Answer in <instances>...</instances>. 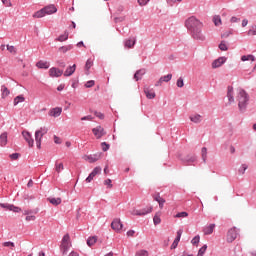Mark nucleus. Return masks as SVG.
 I'll return each instance as SVG.
<instances>
[{
  "label": "nucleus",
  "instance_id": "38",
  "mask_svg": "<svg viewBox=\"0 0 256 256\" xmlns=\"http://www.w3.org/2000/svg\"><path fill=\"white\" fill-rule=\"evenodd\" d=\"M151 211H153V207H147L144 209H140V212L143 213V214H141L142 217H143V215H148V213H151Z\"/></svg>",
  "mask_w": 256,
  "mask_h": 256
},
{
  "label": "nucleus",
  "instance_id": "56",
  "mask_svg": "<svg viewBox=\"0 0 256 256\" xmlns=\"http://www.w3.org/2000/svg\"><path fill=\"white\" fill-rule=\"evenodd\" d=\"M229 35H233V32L232 31H226L221 35V37L224 38V39H227V37H229Z\"/></svg>",
  "mask_w": 256,
  "mask_h": 256
},
{
  "label": "nucleus",
  "instance_id": "51",
  "mask_svg": "<svg viewBox=\"0 0 256 256\" xmlns=\"http://www.w3.org/2000/svg\"><path fill=\"white\" fill-rule=\"evenodd\" d=\"M177 87L181 88L185 86V83L183 82V79L180 77L176 82Z\"/></svg>",
  "mask_w": 256,
  "mask_h": 256
},
{
  "label": "nucleus",
  "instance_id": "12",
  "mask_svg": "<svg viewBox=\"0 0 256 256\" xmlns=\"http://www.w3.org/2000/svg\"><path fill=\"white\" fill-rule=\"evenodd\" d=\"M111 227L114 231H121V229H123V223H121V219L115 218L111 223Z\"/></svg>",
  "mask_w": 256,
  "mask_h": 256
},
{
  "label": "nucleus",
  "instance_id": "48",
  "mask_svg": "<svg viewBox=\"0 0 256 256\" xmlns=\"http://www.w3.org/2000/svg\"><path fill=\"white\" fill-rule=\"evenodd\" d=\"M101 147H102V151L106 152V151H109L110 145L107 144V142H102Z\"/></svg>",
  "mask_w": 256,
  "mask_h": 256
},
{
  "label": "nucleus",
  "instance_id": "19",
  "mask_svg": "<svg viewBox=\"0 0 256 256\" xmlns=\"http://www.w3.org/2000/svg\"><path fill=\"white\" fill-rule=\"evenodd\" d=\"M75 69H77V65L69 66L64 72V77H71L75 73Z\"/></svg>",
  "mask_w": 256,
  "mask_h": 256
},
{
  "label": "nucleus",
  "instance_id": "16",
  "mask_svg": "<svg viewBox=\"0 0 256 256\" xmlns=\"http://www.w3.org/2000/svg\"><path fill=\"white\" fill-rule=\"evenodd\" d=\"M144 93H145L147 99H155V97H156L155 91L153 89H150L147 86L144 87Z\"/></svg>",
  "mask_w": 256,
  "mask_h": 256
},
{
  "label": "nucleus",
  "instance_id": "36",
  "mask_svg": "<svg viewBox=\"0 0 256 256\" xmlns=\"http://www.w3.org/2000/svg\"><path fill=\"white\" fill-rule=\"evenodd\" d=\"M63 169H65V167L63 166V163H59L56 162L55 163V171L60 173L61 171H63Z\"/></svg>",
  "mask_w": 256,
  "mask_h": 256
},
{
  "label": "nucleus",
  "instance_id": "6",
  "mask_svg": "<svg viewBox=\"0 0 256 256\" xmlns=\"http://www.w3.org/2000/svg\"><path fill=\"white\" fill-rule=\"evenodd\" d=\"M0 207L2 209H6V211H13V213H21V208L13 205V204H9V203H0Z\"/></svg>",
  "mask_w": 256,
  "mask_h": 256
},
{
  "label": "nucleus",
  "instance_id": "4",
  "mask_svg": "<svg viewBox=\"0 0 256 256\" xmlns=\"http://www.w3.org/2000/svg\"><path fill=\"white\" fill-rule=\"evenodd\" d=\"M48 131H49V129H47L46 127H42L39 130H36L35 141H36L37 149H41V139H43L44 135H47Z\"/></svg>",
  "mask_w": 256,
  "mask_h": 256
},
{
  "label": "nucleus",
  "instance_id": "53",
  "mask_svg": "<svg viewBox=\"0 0 256 256\" xmlns=\"http://www.w3.org/2000/svg\"><path fill=\"white\" fill-rule=\"evenodd\" d=\"M7 51H9V53H17V50L15 49V46H9L7 45Z\"/></svg>",
  "mask_w": 256,
  "mask_h": 256
},
{
  "label": "nucleus",
  "instance_id": "46",
  "mask_svg": "<svg viewBox=\"0 0 256 256\" xmlns=\"http://www.w3.org/2000/svg\"><path fill=\"white\" fill-rule=\"evenodd\" d=\"M153 223L154 225H159L161 223V217H159V215H155L153 218Z\"/></svg>",
  "mask_w": 256,
  "mask_h": 256
},
{
  "label": "nucleus",
  "instance_id": "58",
  "mask_svg": "<svg viewBox=\"0 0 256 256\" xmlns=\"http://www.w3.org/2000/svg\"><path fill=\"white\" fill-rule=\"evenodd\" d=\"M157 203L159 204L160 209H163V205H165V199L160 198V200H158Z\"/></svg>",
  "mask_w": 256,
  "mask_h": 256
},
{
  "label": "nucleus",
  "instance_id": "61",
  "mask_svg": "<svg viewBox=\"0 0 256 256\" xmlns=\"http://www.w3.org/2000/svg\"><path fill=\"white\" fill-rule=\"evenodd\" d=\"M57 65H58V67H61L62 69H65V67H66L65 62L61 61V60L57 61Z\"/></svg>",
  "mask_w": 256,
  "mask_h": 256
},
{
  "label": "nucleus",
  "instance_id": "42",
  "mask_svg": "<svg viewBox=\"0 0 256 256\" xmlns=\"http://www.w3.org/2000/svg\"><path fill=\"white\" fill-rule=\"evenodd\" d=\"M136 256H149V252L147 250H139L136 252Z\"/></svg>",
  "mask_w": 256,
  "mask_h": 256
},
{
  "label": "nucleus",
  "instance_id": "31",
  "mask_svg": "<svg viewBox=\"0 0 256 256\" xmlns=\"http://www.w3.org/2000/svg\"><path fill=\"white\" fill-rule=\"evenodd\" d=\"M71 49H73V45L69 44V45L60 47L58 51H60L61 53H67V51H71Z\"/></svg>",
  "mask_w": 256,
  "mask_h": 256
},
{
  "label": "nucleus",
  "instance_id": "20",
  "mask_svg": "<svg viewBox=\"0 0 256 256\" xmlns=\"http://www.w3.org/2000/svg\"><path fill=\"white\" fill-rule=\"evenodd\" d=\"M70 249H71V244H60V252L62 253L63 256L67 255Z\"/></svg>",
  "mask_w": 256,
  "mask_h": 256
},
{
  "label": "nucleus",
  "instance_id": "40",
  "mask_svg": "<svg viewBox=\"0 0 256 256\" xmlns=\"http://www.w3.org/2000/svg\"><path fill=\"white\" fill-rule=\"evenodd\" d=\"M201 153H202V160H203V162L207 163V148L203 147Z\"/></svg>",
  "mask_w": 256,
  "mask_h": 256
},
{
  "label": "nucleus",
  "instance_id": "7",
  "mask_svg": "<svg viewBox=\"0 0 256 256\" xmlns=\"http://www.w3.org/2000/svg\"><path fill=\"white\" fill-rule=\"evenodd\" d=\"M23 139H25L26 143H28L29 147H33L35 145V140L33 139V136L29 133V131L24 130L22 131Z\"/></svg>",
  "mask_w": 256,
  "mask_h": 256
},
{
  "label": "nucleus",
  "instance_id": "26",
  "mask_svg": "<svg viewBox=\"0 0 256 256\" xmlns=\"http://www.w3.org/2000/svg\"><path fill=\"white\" fill-rule=\"evenodd\" d=\"M11 92L9 91V88H7L5 85H3L1 87V95H2V99H5V97H9V94Z\"/></svg>",
  "mask_w": 256,
  "mask_h": 256
},
{
  "label": "nucleus",
  "instance_id": "37",
  "mask_svg": "<svg viewBox=\"0 0 256 256\" xmlns=\"http://www.w3.org/2000/svg\"><path fill=\"white\" fill-rule=\"evenodd\" d=\"M213 23L216 27H219V25H221V16H214L213 17Z\"/></svg>",
  "mask_w": 256,
  "mask_h": 256
},
{
  "label": "nucleus",
  "instance_id": "27",
  "mask_svg": "<svg viewBox=\"0 0 256 256\" xmlns=\"http://www.w3.org/2000/svg\"><path fill=\"white\" fill-rule=\"evenodd\" d=\"M0 145L5 147L7 145V132H4L0 135Z\"/></svg>",
  "mask_w": 256,
  "mask_h": 256
},
{
  "label": "nucleus",
  "instance_id": "34",
  "mask_svg": "<svg viewBox=\"0 0 256 256\" xmlns=\"http://www.w3.org/2000/svg\"><path fill=\"white\" fill-rule=\"evenodd\" d=\"M249 169V166L247 164H242L240 168L238 169V173L240 175H245V172Z\"/></svg>",
  "mask_w": 256,
  "mask_h": 256
},
{
  "label": "nucleus",
  "instance_id": "63",
  "mask_svg": "<svg viewBox=\"0 0 256 256\" xmlns=\"http://www.w3.org/2000/svg\"><path fill=\"white\" fill-rule=\"evenodd\" d=\"M131 213H132V215H138L139 217H142L141 216V214H142L141 210L134 209Z\"/></svg>",
  "mask_w": 256,
  "mask_h": 256
},
{
  "label": "nucleus",
  "instance_id": "1",
  "mask_svg": "<svg viewBox=\"0 0 256 256\" xmlns=\"http://www.w3.org/2000/svg\"><path fill=\"white\" fill-rule=\"evenodd\" d=\"M184 25L192 39L195 41H205V34H203V22L195 16H190L185 20Z\"/></svg>",
  "mask_w": 256,
  "mask_h": 256
},
{
  "label": "nucleus",
  "instance_id": "21",
  "mask_svg": "<svg viewBox=\"0 0 256 256\" xmlns=\"http://www.w3.org/2000/svg\"><path fill=\"white\" fill-rule=\"evenodd\" d=\"M215 230V224H210L204 228V235H211Z\"/></svg>",
  "mask_w": 256,
  "mask_h": 256
},
{
  "label": "nucleus",
  "instance_id": "54",
  "mask_svg": "<svg viewBox=\"0 0 256 256\" xmlns=\"http://www.w3.org/2000/svg\"><path fill=\"white\" fill-rule=\"evenodd\" d=\"M94 115L98 117V119H105V115L101 112L95 111Z\"/></svg>",
  "mask_w": 256,
  "mask_h": 256
},
{
  "label": "nucleus",
  "instance_id": "9",
  "mask_svg": "<svg viewBox=\"0 0 256 256\" xmlns=\"http://www.w3.org/2000/svg\"><path fill=\"white\" fill-rule=\"evenodd\" d=\"M224 63H227V57H219L218 59L212 62V69H219Z\"/></svg>",
  "mask_w": 256,
  "mask_h": 256
},
{
  "label": "nucleus",
  "instance_id": "24",
  "mask_svg": "<svg viewBox=\"0 0 256 256\" xmlns=\"http://www.w3.org/2000/svg\"><path fill=\"white\" fill-rule=\"evenodd\" d=\"M227 97H228L229 103H233L235 101V98L233 97V87L231 86H228Z\"/></svg>",
  "mask_w": 256,
  "mask_h": 256
},
{
  "label": "nucleus",
  "instance_id": "30",
  "mask_svg": "<svg viewBox=\"0 0 256 256\" xmlns=\"http://www.w3.org/2000/svg\"><path fill=\"white\" fill-rule=\"evenodd\" d=\"M25 101V97L23 95L16 96L14 98V106L19 105V103H23Z\"/></svg>",
  "mask_w": 256,
  "mask_h": 256
},
{
  "label": "nucleus",
  "instance_id": "64",
  "mask_svg": "<svg viewBox=\"0 0 256 256\" xmlns=\"http://www.w3.org/2000/svg\"><path fill=\"white\" fill-rule=\"evenodd\" d=\"M239 21H241V19H240V18H237V17H235V16H233V17L230 19V22H232V23H239Z\"/></svg>",
  "mask_w": 256,
  "mask_h": 256
},
{
  "label": "nucleus",
  "instance_id": "59",
  "mask_svg": "<svg viewBox=\"0 0 256 256\" xmlns=\"http://www.w3.org/2000/svg\"><path fill=\"white\" fill-rule=\"evenodd\" d=\"M150 0H138V3L139 5H141V7H145V5H147V3L149 2Z\"/></svg>",
  "mask_w": 256,
  "mask_h": 256
},
{
  "label": "nucleus",
  "instance_id": "33",
  "mask_svg": "<svg viewBox=\"0 0 256 256\" xmlns=\"http://www.w3.org/2000/svg\"><path fill=\"white\" fill-rule=\"evenodd\" d=\"M171 79H173V74H168L166 76L160 77V81H162V83H169Z\"/></svg>",
  "mask_w": 256,
  "mask_h": 256
},
{
  "label": "nucleus",
  "instance_id": "60",
  "mask_svg": "<svg viewBox=\"0 0 256 256\" xmlns=\"http://www.w3.org/2000/svg\"><path fill=\"white\" fill-rule=\"evenodd\" d=\"M54 143H56V145H61V138H59L57 135H54Z\"/></svg>",
  "mask_w": 256,
  "mask_h": 256
},
{
  "label": "nucleus",
  "instance_id": "14",
  "mask_svg": "<svg viewBox=\"0 0 256 256\" xmlns=\"http://www.w3.org/2000/svg\"><path fill=\"white\" fill-rule=\"evenodd\" d=\"M99 159H101V153L86 156V161H89V163H96Z\"/></svg>",
  "mask_w": 256,
  "mask_h": 256
},
{
  "label": "nucleus",
  "instance_id": "32",
  "mask_svg": "<svg viewBox=\"0 0 256 256\" xmlns=\"http://www.w3.org/2000/svg\"><path fill=\"white\" fill-rule=\"evenodd\" d=\"M67 39H69V33L65 32L64 34H62L58 38H56V41L63 43V41H67Z\"/></svg>",
  "mask_w": 256,
  "mask_h": 256
},
{
  "label": "nucleus",
  "instance_id": "49",
  "mask_svg": "<svg viewBox=\"0 0 256 256\" xmlns=\"http://www.w3.org/2000/svg\"><path fill=\"white\" fill-rule=\"evenodd\" d=\"M19 157H21V154H19V153L10 154V159H12L13 161H17V159H19Z\"/></svg>",
  "mask_w": 256,
  "mask_h": 256
},
{
  "label": "nucleus",
  "instance_id": "23",
  "mask_svg": "<svg viewBox=\"0 0 256 256\" xmlns=\"http://www.w3.org/2000/svg\"><path fill=\"white\" fill-rule=\"evenodd\" d=\"M48 201L49 203H51V205H54L55 207H57V205H61V198H53V197H50L48 198Z\"/></svg>",
  "mask_w": 256,
  "mask_h": 256
},
{
  "label": "nucleus",
  "instance_id": "17",
  "mask_svg": "<svg viewBox=\"0 0 256 256\" xmlns=\"http://www.w3.org/2000/svg\"><path fill=\"white\" fill-rule=\"evenodd\" d=\"M135 43H137V39L135 38H129L124 41V47H127V49H132V47H135Z\"/></svg>",
  "mask_w": 256,
  "mask_h": 256
},
{
  "label": "nucleus",
  "instance_id": "5",
  "mask_svg": "<svg viewBox=\"0 0 256 256\" xmlns=\"http://www.w3.org/2000/svg\"><path fill=\"white\" fill-rule=\"evenodd\" d=\"M237 235H239V233L237 232L236 227L229 229L227 232V238H226L227 243H233V241L237 239Z\"/></svg>",
  "mask_w": 256,
  "mask_h": 256
},
{
  "label": "nucleus",
  "instance_id": "62",
  "mask_svg": "<svg viewBox=\"0 0 256 256\" xmlns=\"http://www.w3.org/2000/svg\"><path fill=\"white\" fill-rule=\"evenodd\" d=\"M152 197H153L154 201H159V200L162 199V198H161V195H160L159 193L153 194Z\"/></svg>",
  "mask_w": 256,
  "mask_h": 256
},
{
  "label": "nucleus",
  "instance_id": "50",
  "mask_svg": "<svg viewBox=\"0 0 256 256\" xmlns=\"http://www.w3.org/2000/svg\"><path fill=\"white\" fill-rule=\"evenodd\" d=\"M94 85H95V81L89 80L88 82H86L85 87H87V89H91V87H93Z\"/></svg>",
  "mask_w": 256,
  "mask_h": 256
},
{
  "label": "nucleus",
  "instance_id": "52",
  "mask_svg": "<svg viewBox=\"0 0 256 256\" xmlns=\"http://www.w3.org/2000/svg\"><path fill=\"white\" fill-rule=\"evenodd\" d=\"M104 185H107L108 189L113 188V184H112L111 179H106V180L104 181Z\"/></svg>",
  "mask_w": 256,
  "mask_h": 256
},
{
  "label": "nucleus",
  "instance_id": "39",
  "mask_svg": "<svg viewBox=\"0 0 256 256\" xmlns=\"http://www.w3.org/2000/svg\"><path fill=\"white\" fill-rule=\"evenodd\" d=\"M219 49L220 51H228L229 47L227 46V44L225 43V41H221V43L219 44Z\"/></svg>",
  "mask_w": 256,
  "mask_h": 256
},
{
  "label": "nucleus",
  "instance_id": "41",
  "mask_svg": "<svg viewBox=\"0 0 256 256\" xmlns=\"http://www.w3.org/2000/svg\"><path fill=\"white\" fill-rule=\"evenodd\" d=\"M205 251H207V244H205L203 247H201L198 251V256H204Z\"/></svg>",
  "mask_w": 256,
  "mask_h": 256
},
{
  "label": "nucleus",
  "instance_id": "13",
  "mask_svg": "<svg viewBox=\"0 0 256 256\" xmlns=\"http://www.w3.org/2000/svg\"><path fill=\"white\" fill-rule=\"evenodd\" d=\"M49 75L50 77H61V75H63V70H60L56 67H52L49 69Z\"/></svg>",
  "mask_w": 256,
  "mask_h": 256
},
{
  "label": "nucleus",
  "instance_id": "28",
  "mask_svg": "<svg viewBox=\"0 0 256 256\" xmlns=\"http://www.w3.org/2000/svg\"><path fill=\"white\" fill-rule=\"evenodd\" d=\"M61 245H71V237L69 236V234L63 236Z\"/></svg>",
  "mask_w": 256,
  "mask_h": 256
},
{
  "label": "nucleus",
  "instance_id": "8",
  "mask_svg": "<svg viewBox=\"0 0 256 256\" xmlns=\"http://www.w3.org/2000/svg\"><path fill=\"white\" fill-rule=\"evenodd\" d=\"M182 163H184V165H193V163H195V161H197V156L193 155V154H189L187 156H185L184 158L181 159Z\"/></svg>",
  "mask_w": 256,
  "mask_h": 256
},
{
  "label": "nucleus",
  "instance_id": "25",
  "mask_svg": "<svg viewBox=\"0 0 256 256\" xmlns=\"http://www.w3.org/2000/svg\"><path fill=\"white\" fill-rule=\"evenodd\" d=\"M145 73H146L145 69L137 70L136 73L134 74L135 81H139L141 79V76L145 75Z\"/></svg>",
  "mask_w": 256,
  "mask_h": 256
},
{
  "label": "nucleus",
  "instance_id": "11",
  "mask_svg": "<svg viewBox=\"0 0 256 256\" xmlns=\"http://www.w3.org/2000/svg\"><path fill=\"white\" fill-rule=\"evenodd\" d=\"M92 133H94L96 139H101L104 135H106L105 129L101 126H97L96 128L92 129Z\"/></svg>",
  "mask_w": 256,
  "mask_h": 256
},
{
  "label": "nucleus",
  "instance_id": "55",
  "mask_svg": "<svg viewBox=\"0 0 256 256\" xmlns=\"http://www.w3.org/2000/svg\"><path fill=\"white\" fill-rule=\"evenodd\" d=\"M3 5H5V7H12L13 4L11 3V0H2Z\"/></svg>",
  "mask_w": 256,
  "mask_h": 256
},
{
  "label": "nucleus",
  "instance_id": "57",
  "mask_svg": "<svg viewBox=\"0 0 256 256\" xmlns=\"http://www.w3.org/2000/svg\"><path fill=\"white\" fill-rule=\"evenodd\" d=\"M3 247H15V243L9 241V242H4Z\"/></svg>",
  "mask_w": 256,
  "mask_h": 256
},
{
  "label": "nucleus",
  "instance_id": "43",
  "mask_svg": "<svg viewBox=\"0 0 256 256\" xmlns=\"http://www.w3.org/2000/svg\"><path fill=\"white\" fill-rule=\"evenodd\" d=\"M175 217L178 218V219L189 217V213H187V212H179V213L176 214Z\"/></svg>",
  "mask_w": 256,
  "mask_h": 256
},
{
  "label": "nucleus",
  "instance_id": "35",
  "mask_svg": "<svg viewBox=\"0 0 256 256\" xmlns=\"http://www.w3.org/2000/svg\"><path fill=\"white\" fill-rule=\"evenodd\" d=\"M241 61H255V57L251 54L241 56Z\"/></svg>",
  "mask_w": 256,
  "mask_h": 256
},
{
  "label": "nucleus",
  "instance_id": "29",
  "mask_svg": "<svg viewBox=\"0 0 256 256\" xmlns=\"http://www.w3.org/2000/svg\"><path fill=\"white\" fill-rule=\"evenodd\" d=\"M97 243V236H92L87 239L88 247H93Z\"/></svg>",
  "mask_w": 256,
  "mask_h": 256
},
{
  "label": "nucleus",
  "instance_id": "45",
  "mask_svg": "<svg viewBox=\"0 0 256 256\" xmlns=\"http://www.w3.org/2000/svg\"><path fill=\"white\" fill-rule=\"evenodd\" d=\"M91 67H93V62L90 59H88L85 64L86 71H89Z\"/></svg>",
  "mask_w": 256,
  "mask_h": 256
},
{
  "label": "nucleus",
  "instance_id": "10",
  "mask_svg": "<svg viewBox=\"0 0 256 256\" xmlns=\"http://www.w3.org/2000/svg\"><path fill=\"white\" fill-rule=\"evenodd\" d=\"M99 173H101V167L97 166L93 169V171L89 174V176L86 178V183H91L93 179H95V177L97 175H99Z\"/></svg>",
  "mask_w": 256,
  "mask_h": 256
},
{
  "label": "nucleus",
  "instance_id": "18",
  "mask_svg": "<svg viewBox=\"0 0 256 256\" xmlns=\"http://www.w3.org/2000/svg\"><path fill=\"white\" fill-rule=\"evenodd\" d=\"M36 67H38V69H49L51 64L47 61L40 60L36 63Z\"/></svg>",
  "mask_w": 256,
  "mask_h": 256
},
{
  "label": "nucleus",
  "instance_id": "22",
  "mask_svg": "<svg viewBox=\"0 0 256 256\" xmlns=\"http://www.w3.org/2000/svg\"><path fill=\"white\" fill-rule=\"evenodd\" d=\"M190 121H192V123H201V121H203V117L200 114H196L190 116Z\"/></svg>",
  "mask_w": 256,
  "mask_h": 256
},
{
  "label": "nucleus",
  "instance_id": "44",
  "mask_svg": "<svg viewBox=\"0 0 256 256\" xmlns=\"http://www.w3.org/2000/svg\"><path fill=\"white\" fill-rule=\"evenodd\" d=\"M181 235H183V229L177 231V236L174 241L179 243V241H181Z\"/></svg>",
  "mask_w": 256,
  "mask_h": 256
},
{
  "label": "nucleus",
  "instance_id": "2",
  "mask_svg": "<svg viewBox=\"0 0 256 256\" xmlns=\"http://www.w3.org/2000/svg\"><path fill=\"white\" fill-rule=\"evenodd\" d=\"M238 109L240 113L247 111V105H249V94L243 89H239L237 94Z\"/></svg>",
  "mask_w": 256,
  "mask_h": 256
},
{
  "label": "nucleus",
  "instance_id": "15",
  "mask_svg": "<svg viewBox=\"0 0 256 256\" xmlns=\"http://www.w3.org/2000/svg\"><path fill=\"white\" fill-rule=\"evenodd\" d=\"M61 113H63V108L61 107H56L49 111L50 117H59Z\"/></svg>",
  "mask_w": 256,
  "mask_h": 256
},
{
  "label": "nucleus",
  "instance_id": "3",
  "mask_svg": "<svg viewBox=\"0 0 256 256\" xmlns=\"http://www.w3.org/2000/svg\"><path fill=\"white\" fill-rule=\"evenodd\" d=\"M53 13H57V7L51 4L37 11L33 15V17H35L36 19H41V17H45V15H53Z\"/></svg>",
  "mask_w": 256,
  "mask_h": 256
},
{
  "label": "nucleus",
  "instance_id": "47",
  "mask_svg": "<svg viewBox=\"0 0 256 256\" xmlns=\"http://www.w3.org/2000/svg\"><path fill=\"white\" fill-rule=\"evenodd\" d=\"M200 239H201V237H199V235L195 236V237L191 240L192 245H199Z\"/></svg>",
  "mask_w": 256,
  "mask_h": 256
}]
</instances>
